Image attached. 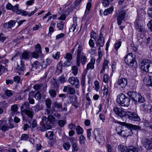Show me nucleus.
Wrapping results in <instances>:
<instances>
[{"label":"nucleus","instance_id":"nucleus-1","mask_svg":"<svg viewBox=\"0 0 152 152\" xmlns=\"http://www.w3.org/2000/svg\"><path fill=\"white\" fill-rule=\"evenodd\" d=\"M78 44V48L76 49L77 53L76 56V64L78 66L80 65L81 63L82 64L84 65L86 62L87 58L86 56L84 55L83 52V50L84 48V43L83 41L78 42L76 45Z\"/></svg>","mask_w":152,"mask_h":152},{"label":"nucleus","instance_id":"nucleus-2","mask_svg":"<svg viewBox=\"0 0 152 152\" xmlns=\"http://www.w3.org/2000/svg\"><path fill=\"white\" fill-rule=\"evenodd\" d=\"M116 101L121 106L127 107L130 104V99L121 93L118 96Z\"/></svg>","mask_w":152,"mask_h":152},{"label":"nucleus","instance_id":"nucleus-3","mask_svg":"<svg viewBox=\"0 0 152 152\" xmlns=\"http://www.w3.org/2000/svg\"><path fill=\"white\" fill-rule=\"evenodd\" d=\"M125 62L132 68H135L137 66L135 56L132 53H129L126 56L125 58Z\"/></svg>","mask_w":152,"mask_h":152},{"label":"nucleus","instance_id":"nucleus-4","mask_svg":"<svg viewBox=\"0 0 152 152\" xmlns=\"http://www.w3.org/2000/svg\"><path fill=\"white\" fill-rule=\"evenodd\" d=\"M127 95L136 103H142L144 102L145 99L140 94L134 91H129Z\"/></svg>","mask_w":152,"mask_h":152},{"label":"nucleus","instance_id":"nucleus-5","mask_svg":"<svg viewBox=\"0 0 152 152\" xmlns=\"http://www.w3.org/2000/svg\"><path fill=\"white\" fill-rule=\"evenodd\" d=\"M63 61H61L57 65L56 67V71L58 73L61 72L62 68V63H63V66L66 67H67L71 65V62L70 61L67 59H63Z\"/></svg>","mask_w":152,"mask_h":152},{"label":"nucleus","instance_id":"nucleus-6","mask_svg":"<svg viewBox=\"0 0 152 152\" xmlns=\"http://www.w3.org/2000/svg\"><path fill=\"white\" fill-rule=\"evenodd\" d=\"M113 110L117 115L121 117L126 115L127 112L124 109L121 107L118 108L116 106L113 107Z\"/></svg>","mask_w":152,"mask_h":152},{"label":"nucleus","instance_id":"nucleus-7","mask_svg":"<svg viewBox=\"0 0 152 152\" xmlns=\"http://www.w3.org/2000/svg\"><path fill=\"white\" fill-rule=\"evenodd\" d=\"M102 134L101 130L99 129H96L94 131V137L96 140L99 143L103 139V137L102 136Z\"/></svg>","mask_w":152,"mask_h":152},{"label":"nucleus","instance_id":"nucleus-8","mask_svg":"<svg viewBox=\"0 0 152 152\" xmlns=\"http://www.w3.org/2000/svg\"><path fill=\"white\" fill-rule=\"evenodd\" d=\"M126 115L129 119L134 121H139L140 120V117L134 112L127 111Z\"/></svg>","mask_w":152,"mask_h":152},{"label":"nucleus","instance_id":"nucleus-9","mask_svg":"<svg viewBox=\"0 0 152 152\" xmlns=\"http://www.w3.org/2000/svg\"><path fill=\"white\" fill-rule=\"evenodd\" d=\"M150 65V61L146 59H144L141 63V69L146 72H148Z\"/></svg>","mask_w":152,"mask_h":152},{"label":"nucleus","instance_id":"nucleus-10","mask_svg":"<svg viewBox=\"0 0 152 152\" xmlns=\"http://www.w3.org/2000/svg\"><path fill=\"white\" fill-rule=\"evenodd\" d=\"M125 128L124 127L122 128L123 129H124L123 130L121 133V136L124 137H128L129 136H131L132 134V129H130L128 127H126L125 126Z\"/></svg>","mask_w":152,"mask_h":152},{"label":"nucleus","instance_id":"nucleus-11","mask_svg":"<svg viewBox=\"0 0 152 152\" xmlns=\"http://www.w3.org/2000/svg\"><path fill=\"white\" fill-rule=\"evenodd\" d=\"M64 92H67V93L70 95L74 94L75 92L74 88L71 87L70 85L64 86L63 90Z\"/></svg>","mask_w":152,"mask_h":152},{"label":"nucleus","instance_id":"nucleus-12","mask_svg":"<svg viewBox=\"0 0 152 152\" xmlns=\"http://www.w3.org/2000/svg\"><path fill=\"white\" fill-rule=\"evenodd\" d=\"M69 81L71 84L74 85L76 88H79V81L77 78L75 77H70L69 79Z\"/></svg>","mask_w":152,"mask_h":152},{"label":"nucleus","instance_id":"nucleus-13","mask_svg":"<svg viewBox=\"0 0 152 152\" xmlns=\"http://www.w3.org/2000/svg\"><path fill=\"white\" fill-rule=\"evenodd\" d=\"M125 15V11L123 10L120 12L117 18V23L119 25L122 23V20L124 18Z\"/></svg>","mask_w":152,"mask_h":152},{"label":"nucleus","instance_id":"nucleus-14","mask_svg":"<svg viewBox=\"0 0 152 152\" xmlns=\"http://www.w3.org/2000/svg\"><path fill=\"white\" fill-rule=\"evenodd\" d=\"M117 84L122 88H125L127 84V80L124 78L119 79L117 82Z\"/></svg>","mask_w":152,"mask_h":152},{"label":"nucleus","instance_id":"nucleus-15","mask_svg":"<svg viewBox=\"0 0 152 152\" xmlns=\"http://www.w3.org/2000/svg\"><path fill=\"white\" fill-rule=\"evenodd\" d=\"M47 118L45 116H43L42 118V121L40 122V124L42 127L40 128V130L42 131L45 130L46 125L48 124Z\"/></svg>","mask_w":152,"mask_h":152},{"label":"nucleus","instance_id":"nucleus-16","mask_svg":"<svg viewBox=\"0 0 152 152\" xmlns=\"http://www.w3.org/2000/svg\"><path fill=\"white\" fill-rule=\"evenodd\" d=\"M104 39L102 34H100L99 35V38L96 42V45L97 46L100 48L101 47H102L104 46Z\"/></svg>","mask_w":152,"mask_h":152},{"label":"nucleus","instance_id":"nucleus-17","mask_svg":"<svg viewBox=\"0 0 152 152\" xmlns=\"http://www.w3.org/2000/svg\"><path fill=\"white\" fill-rule=\"evenodd\" d=\"M118 123H120L122 126H126V127H128L130 129H133L135 130L137 129H140V127L137 125H132L131 124H127L124 122H118Z\"/></svg>","mask_w":152,"mask_h":152},{"label":"nucleus","instance_id":"nucleus-18","mask_svg":"<svg viewBox=\"0 0 152 152\" xmlns=\"http://www.w3.org/2000/svg\"><path fill=\"white\" fill-rule=\"evenodd\" d=\"M141 21L137 19L135 22V28L137 31L142 32L143 30V28L141 25Z\"/></svg>","mask_w":152,"mask_h":152},{"label":"nucleus","instance_id":"nucleus-19","mask_svg":"<svg viewBox=\"0 0 152 152\" xmlns=\"http://www.w3.org/2000/svg\"><path fill=\"white\" fill-rule=\"evenodd\" d=\"M36 9L28 13L27 12L24 10H20L18 12V14H21V15L24 16H26L28 15L29 17H30L36 12Z\"/></svg>","mask_w":152,"mask_h":152},{"label":"nucleus","instance_id":"nucleus-20","mask_svg":"<svg viewBox=\"0 0 152 152\" xmlns=\"http://www.w3.org/2000/svg\"><path fill=\"white\" fill-rule=\"evenodd\" d=\"M51 63V60L49 58H47L43 60L41 63V67L42 69L46 68L47 66L50 64Z\"/></svg>","mask_w":152,"mask_h":152},{"label":"nucleus","instance_id":"nucleus-21","mask_svg":"<svg viewBox=\"0 0 152 152\" xmlns=\"http://www.w3.org/2000/svg\"><path fill=\"white\" fill-rule=\"evenodd\" d=\"M144 145L147 149L149 150L152 149V140H146L144 142Z\"/></svg>","mask_w":152,"mask_h":152},{"label":"nucleus","instance_id":"nucleus-22","mask_svg":"<svg viewBox=\"0 0 152 152\" xmlns=\"http://www.w3.org/2000/svg\"><path fill=\"white\" fill-rule=\"evenodd\" d=\"M32 68L31 69V71H34V69H38L41 67V65L38 61H35L32 64Z\"/></svg>","mask_w":152,"mask_h":152},{"label":"nucleus","instance_id":"nucleus-23","mask_svg":"<svg viewBox=\"0 0 152 152\" xmlns=\"http://www.w3.org/2000/svg\"><path fill=\"white\" fill-rule=\"evenodd\" d=\"M30 52L28 53L26 52H24L22 54L21 56H20V58L21 59H25L28 60L29 59Z\"/></svg>","mask_w":152,"mask_h":152},{"label":"nucleus","instance_id":"nucleus-24","mask_svg":"<svg viewBox=\"0 0 152 152\" xmlns=\"http://www.w3.org/2000/svg\"><path fill=\"white\" fill-rule=\"evenodd\" d=\"M20 108L22 110L25 111L26 110L29 109V104L28 102H26L22 105Z\"/></svg>","mask_w":152,"mask_h":152},{"label":"nucleus","instance_id":"nucleus-25","mask_svg":"<svg viewBox=\"0 0 152 152\" xmlns=\"http://www.w3.org/2000/svg\"><path fill=\"white\" fill-rule=\"evenodd\" d=\"M94 60L93 61L92 60H91V62L89 63L87 65V68L86 70V71H88L89 69H94Z\"/></svg>","mask_w":152,"mask_h":152},{"label":"nucleus","instance_id":"nucleus-26","mask_svg":"<svg viewBox=\"0 0 152 152\" xmlns=\"http://www.w3.org/2000/svg\"><path fill=\"white\" fill-rule=\"evenodd\" d=\"M113 11V6L111 7L104 10V15H107L109 14H111Z\"/></svg>","mask_w":152,"mask_h":152},{"label":"nucleus","instance_id":"nucleus-27","mask_svg":"<svg viewBox=\"0 0 152 152\" xmlns=\"http://www.w3.org/2000/svg\"><path fill=\"white\" fill-rule=\"evenodd\" d=\"M138 149L133 146H128L127 152H138Z\"/></svg>","mask_w":152,"mask_h":152},{"label":"nucleus","instance_id":"nucleus-28","mask_svg":"<svg viewBox=\"0 0 152 152\" xmlns=\"http://www.w3.org/2000/svg\"><path fill=\"white\" fill-rule=\"evenodd\" d=\"M20 66H18L16 68V69L19 71H23L26 69L24 66V64L22 61H20Z\"/></svg>","mask_w":152,"mask_h":152},{"label":"nucleus","instance_id":"nucleus-29","mask_svg":"<svg viewBox=\"0 0 152 152\" xmlns=\"http://www.w3.org/2000/svg\"><path fill=\"white\" fill-rule=\"evenodd\" d=\"M145 81L147 85L152 87V77H148L146 79Z\"/></svg>","mask_w":152,"mask_h":152},{"label":"nucleus","instance_id":"nucleus-30","mask_svg":"<svg viewBox=\"0 0 152 152\" xmlns=\"http://www.w3.org/2000/svg\"><path fill=\"white\" fill-rule=\"evenodd\" d=\"M108 86L106 85L104 87L103 90V96L105 97L107 96L108 94Z\"/></svg>","mask_w":152,"mask_h":152},{"label":"nucleus","instance_id":"nucleus-31","mask_svg":"<svg viewBox=\"0 0 152 152\" xmlns=\"http://www.w3.org/2000/svg\"><path fill=\"white\" fill-rule=\"evenodd\" d=\"M119 150L122 152H127V148L123 145H120L118 146Z\"/></svg>","mask_w":152,"mask_h":152},{"label":"nucleus","instance_id":"nucleus-32","mask_svg":"<svg viewBox=\"0 0 152 152\" xmlns=\"http://www.w3.org/2000/svg\"><path fill=\"white\" fill-rule=\"evenodd\" d=\"M144 124L147 128L152 129V122H149L148 121L145 120L144 121Z\"/></svg>","mask_w":152,"mask_h":152},{"label":"nucleus","instance_id":"nucleus-33","mask_svg":"<svg viewBox=\"0 0 152 152\" xmlns=\"http://www.w3.org/2000/svg\"><path fill=\"white\" fill-rule=\"evenodd\" d=\"M85 83V76L84 75H83L81 77V85L83 87L82 90L83 91H84L85 90L84 86Z\"/></svg>","mask_w":152,"mask_h":152},{"label":"nucleus","instance_id":"nucleus-34","mask_svg":"<svg viewBox=\"0 0 152 152\" xmlns=\"http://www.w3.org/2000/svg\"><path fill=\"white\" fill-rule=\"evenodd\" d=\"M58 81L60 83H64L66 82V79L65 77L63 75L60 76L58 79Z\"/></svg>","mask_w":152,"mask_h":152},{"label":"nucleus","instance_id":"nucleus-35","mask_svg":"<svg viewBox=\"0 0 152 152\" xmlns=\"http://www.w3.org/2000/svg\"><path fill=\"white\" fill-rule=\"evenodd\" d=\"M32 108L35 112H37L42 109V107H40V105L38 104H37L35 106L33 107Z\"/></svg>","mask_w":152,"mask_h":152},{"label":"nucleus","instance_id":"nucleus-36","mask_svg":"<svg viewBox=\"0 0 152 152\" xmlns=\"http://www.w3.org/2000/svg\"><path fill=\"white\" fill-rule=\"evenodd\" d=\"M66 124V121L65 120H61L58 121V124L60 127H63Z\"/></svg>","mask_w":152,"mask_h":152},{"label":"nucleus","instance_id":"nucleus-37","mask_svg":"<svg viewBox=\"0 0 152 152\" xmlns=\"http://www.w3.org/2000/svg\"><path fill=\"white\" fill-rule=\"evenodd\" d=\"M18 6L19 5L18 4H16L14 6H12V10L13 12H16L17 14L21 15V14H18V11L21 10H18Z\"/></svg>","mask_w":152,"mask_h":152},{"label":"nucleus","instance_id":"nucleus-38","mask_svg":"<svg viewBox=\"0 0 152 152\" xmlns=\"http://www.w3.org/2000/svg\"><path fill=\"white\" fill-rule=\"evenodd\" d=\"M45 104L47 108H50L52 103L51 100L50 98H48L45 100Z\"/></svg>","mask_w":152,"mask_h":152},{"label":"nucleus","instance_id":"nucleus-39","mask_svg":"<svg viewBox=\"0 0 152 152\" xmlns=\"http://www.w3.org/2000/svg\"><path fill=\"white\" fill-rule=\"evenodd\" d=\"M24 112L29 117L31 118L33 117V112L32 111L28 110H26Z\"/></svg>","mask_w":152,"mask_h":152},{"label":"nucleus","instance_id":"nucleus-40","mask_svg":"<svg viewBox=\"0 0 152 152\" xmlns=\"http://www.w3.org/2000/svg\"><path fill=\"white\" fill-rule=\"evenodd\" d=\"M47 118L48 121L50 123H53L55 121V118L54 117L51 115H49Z\"/></svg>","mask_w":152,"mask_h":152},{"label":"nucleus","instance_id":"nucleus-41","mask_svg":"<svg viewBox=\"0 0 152 152\" xmlns=\"http://www.w3.org/2000/svg\"><path fill=\"white\" fill-rule=\"evenodd\" d=\"M46 136L48 139L51 140L53 139V133L51 131H49L46 134Z\"/></svg>","mask_w":152,"mask_h":152},{"label":"nucleus","instance_id":"nucleus-42","mask_svg":"<svg viewBox=\"0 0 152 152\" xmlns=\"http://www.w3.org/2000/svg\"><path fill=\"white\" fill-rule=\"evenodd\" d=\"M80 41H83L84 43V41L82 39H78L76 43L75 44V45L71 51V52L72 53H73L75 51V49H76L77 48H78V46H79L78 44L77 45H77V44L78 42H79Z\"/></svg>","mask_w":152,"mask_h":152},{"label":"nucleus","instance_id":"nucleus-43","mask_svg":"<svg viewBox=\"0 0 152 152\" xmlns=\"http://www.w3.org/2000/svg\"><path fill=\"white\" fill-rule=\"evenodd\" d=\"M112 1L113 0H103L102 1L103 5L105 7H107L110 4V2Z\"/></svg>","mask_w":152,"mask_h":152},{"label":"nucleus","instance_id":"nucleus-44","mask_svg":"<svg viewBox=\"0 0 152 152\" xmlns=\"http://www.w3.org/2000/svg\"><path fill=\"white\" fill-rule=\"evenodd\" d=\"M76 132L78 134H81L83 132L82 129L79 126H78L76 128Z\"/></svg>","mask_w":152,"mask_h":152},{"label":"nucleus","instance_id":"nucleus-45","mask_svg":"<svg viewBox=\"0 0 152 152\" xmlns=\"http://www.w3.org/2000/svg\"><path fill=\"white\" fill-rule=\"evenodd\" d=\"M63 146L65 150H68L70 148V145L69 142H66L64 143Z\"/></svg>","mask_w":152,"mask_h":152},{"label":"nucleus","instance_id":"nucleus-46","mask_svg":"<svg viewBox=\"0 0 152 152\" xmlns=\"http://www.w3.org/2000/svg\"><path fill=\"white\" fill-rule=\"evenodd\" d=\"M72 59V56L71 53H68L66 54L64 58V59H67L71 60Z\"/></svg>","mask_w":152,"mask_h":152},{"label":"nucleus","instance_id":"nucleus-47","mask_svg":"<svg viewBox=\"0 0 152 152\" xmlns=\"http://www.w3.org/2000/svg\"><path fill=\"white\" fill-rule=\"evenodd\" d=\"M62 107V104L61 103L58 102H56L53 103V107H57L60 108H61Z\"/></svg>","mask_w":152,"mask_h":152},{"label":"nucleus","instance_id":"nucleus-48","mask_svg":"<svg viewBox=\"0 0 152 152\" xmlns=\"http://www.w3.org/2000/svg\"><path fill=\"white\" fill-rule=\"evenodd\" d=\"M72 72L74 75H76L78 73V68L76 66H73L72 68Z\"/></svg>","mask_w":152,"mask_h":152},{"label":"nucleus","instance_id":"nucleus-49","mask_svg":"<svg viewBox=\"0 0 152 152\" xmlns=\"http://www.w3.org/2000/svg\"><path fill=\"white\" fill-rule=\"evenodd\" d=\"M110 79V77L107 74H104V75L103 81L106 83H108V80Z\"/></svg>","mask_w":152,"mask_h":152},{"label":"nucleus","instance_id":"nucleus-50","mask_svg":"<svg viewBox=\"0 0 152 152\" xmlns=\"http://www.w3.org/2000/svg\"><path fill=\"white\" fill-rule=\"evenodd\" d=\"M35 48L36 51L38 53H41L42 51L41 50V47L40 45L39 44H37L35 46Z\"/></svg>","mask_w":152,"mask_h":152},{"label":"nucleus","instance_id":"nucleus-51","mask_svg":"<svg viewBox=\"0 0 152 152\" xmlns=\"http://www.w3.org/2000/svg\"><path fill=\"white\" fill-rule=\"evenodd\" d=\"M10 128V127L8 126L6 122L5 123V124L3 126L2 128H1L0 127V130H1L3 131H6L7 130H8Z\"/></svg>","mask_w":152,"mask_h":152},{"label":"nucleus","instance_id":"nucleus-52","mask_svg":"<svg viewBox=\"0 0 152 152\" xmlns=\"http://www.w3.org/2000/svg\"><path fill=\"white\" fill-rule=\"evenodd\" d=\"M32 56V57L36 58H38L39 55L38 54L34 52H30L29 56Z\"/></svg>","mask_w":152,"mask_h":152},{"label":"nucleus","instance_id":"nucleus-53","mask_svg":"<svg viewBox=\"0 0 152 152\" xmlns=\"http://www.w3.org/2000/svg\"><path fill=\"white\" fill-rule=\"evenodd\" d=\"M85 137L83 135H81L80 137V142L81 144L85 143Z\"/></svg>","mask_w":152,"mask_h":152},{"label":"nucleus","instance_id":"nucleus-54","mask_svg":"<svg viewBox=\"0 0 152 152\" xmlns=\"http://www.w3.org/2000/svg\"><path fill=\"white\" fill-rule=\"evenodd\" d=\"M60 53L59 52H58L55 54H53V57L54 59L58 60L60 56Z\"/></svg>","mask_w":152,"mask_h":152},{"label":"nucleus","instance_id":"nucleus-55","mask_svg":"<svg viewBox=\"0 0 152 152\" xmlns=\"http://www.w3.org/2000/svg\"><path fill=\"white\" fill-rule=\"evenodd\" d=\"M43 86L42 84H36L34 85L33 87L34 88L37 90H38L40 88Z\"/></svg>","mask_w":152,"mask_h":152},{"label":"nucleus","instance_id":"nucleus-56","mask_svg":"<svg viewBox=\"0 0 152 152\" xmlns=\"http://www.w3.org/2000/svg\"><path fill=\"white\" fill-rule=\"evenodd\" d=\"M28 138V135L26 134H23L21 137V140H26Z\"/></svg>","mask_w":152,"mask_h":152},{"label":"nucleus","instance_id":"nucleus-57","mask_svg":"<svg viewBox=\"0 0 152 152\" xmlns=\"http://www.w3.org/2000/svg\"><path fill=\"white\" fill-rule=\"evenodd\" d=\"M10 28H11L13 26H14L15 23V22L14 21L11 20L8 22Z\"/></svg>","mask_w":152,"mask_h":152},{"label":"nucleus","instance_id":"nucleus-58","mask_svg":"<svg viewBox=\"0 0 152 152\" xmlns=\"http://www.w3.org/2000/svg\"><path fill=\"white\" fill-rule=\"evenodd\" d=\"M49 93L50 95L52 97H55L56 95V91L53 90H51L49 91Z\"/></svg>","mask_w":152,"mask_h":152},{"label":"nucleus","instance_id":"nucleus-59","mask_svg":"<svg viewBox=\"0 0 152 152\" xmlns=\"http://www.w3.org/2000/svg\"><path fill=\"white\" fill-rule=\"evenodd\" d=\"M11 110L14 112L17 111L18 107L16 104H14L11 106Z\"/></svg>","mask_w":152,"mask_h":152},{"label":"nucleus","instance_id":"nucleus-60","mask_svg":"<svg viewBox=\"0 0 152 152\" xmlns=\"http://www.w3.org/2000/svg\"><path fill=\"white\" fill-rule=\"evenodd\" d=\"M57 27L59 30L62 29L64 27V24L61 22H60L57 24Z\"/></svg>","mask_w":152,"mask_h":152},{"label":"nucleus","instance_id":"nucleus-61","mask_svg":"<svg viewBox=\"0 0 152 152\" xmlns=\"http://www.w3.org/2000/svg\"><path fill=\"white\" fill-rule=\"evenodd\" d=\"M121 41H119L115 44V48L116 50H117L120 47L121 45Z\"/></svg>","mask_w":152,"mask_h":152},{"label":"nucleus","instance_id":"nucleus-62","mask_svg":"<svg viewBox=\"0 0 152 152\" xmlns=\"http://www.w3.org/2000/svg\"><path fill=\"white\" fill-rule=\"evenodd\" d=\"M107 148L108 152H113V149L111 146L110 145H107Z\"/></svg>","mask_w":152,"mask_h":152},{"label":"nucleus","instance_id":"nucleus-63","mask_svg":"<svg viewBox=\"0 0 152 152\" xmlns=\"http://www.w3.org/2000/svg\"><path fill=\"white\" fill-rule=\"evenodd\" d=\"M147 26L150 30L152 31V20L148 22L147 24Z\"/></svg>","mask_w":152,"mask_h":152},{"label":"nucleus","instance_id":"nucleus-64","mask_svg":"<svg viewBox=\"0 0 152 152\" xmlns=\"http://www.w3.org/2000/svg\"><path fill=\"white\" fill-rule=\"evenodd\" d=\"M148 16L152 17V7H150L148 10Z\"/></svg>","mask_w":152,"mask_h":152}]
</instances>
